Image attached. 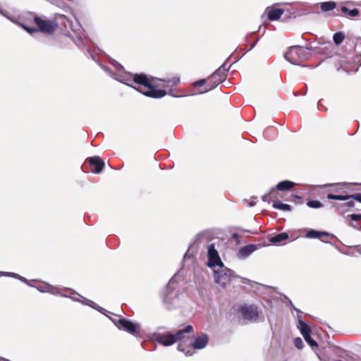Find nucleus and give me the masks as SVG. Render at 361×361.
<instances>
[{
	"label": "nucleus",
	"mask_w": 361,
	"mask_h": 361,
	"mask_svg": "<svg viewBox=\"0 0 361 361\" xmlns=\"http://www.w3.org/2000/svg\"><path fill=\"white\" fill-rule=\"evenodd\" d=\"M351 226L354 227V228H357V226L355 225H353V224H350Z\"/></svg>",
	"instance_id": "52"
},
{
	"label": "nucleus",
	"mask_w": 361,
	"mask_h": 361,
	"mask_svg": "<svg viewBox=\"0 0 361 361\" xmlns=\"http://www.w3.org/2000/svg\"><path fill=\"white\" fill-rule=\"evenodd\" d=\"M207 257L208 260L207 265L209 268H214L215 267H222L223 262L221 261L218 251L215 248V244L212 243L207 247Z\"/></svg>",
	"instance_id": "6"
},
{
	"label": "nucleus",
	"mask_w": 361,
	"mask_h": 361,
	"mask_svg": "<svg viewBox=\"0 0 361 361\" xmlns=\"http://www.w3.org/2000/svg\"><path fill=\"white\" fill-rule=\"evenodd\" d=\"M333 238V235L331 234V238H326V237H322V239H328L329 240V243L330 242V240L332 239Z\"/></svg>",
	"instance_id": "48"
},
{
	"label": "nucleus",
	"mask_w": 361,
	"mask_h": 361,
	"mask_svg": "<svg viewBox=\"0 0 361 361\" xmlns=\"http://www.w3.org/2000/svg\"><path fill=\"white\" fill-rule=\"evenodd\" d=\"M223 80H221V78H216L215 79L211 80V75L207 79V89L204 91V92H207L208 91H210L215 87H216L220 83H221ZM201 93H203L202 92Z\"/></svg>",
	"instance_id": "21"
},
{
	"label": "nucleus",
	"mask_w": 361,
	"mask_h": 361,
	"mask_svg": "<svg viewBox=\"0 0 361 361\" xmlns=\"http://www.w3.org/2000/svg\"><path fill=\"white\" fill-rule=\"evenodd\" d=\"M240 231H242L243 232H247V233H250L251 234H257L258 233L257 230H255V231H250V230H244V229H240Z\"/></svg>",
	"instance_id": "46"
},
{
	"label": "nucleus",
	"mask_w": 361,
	"mask_h": 361,
	"mask_svg": "<svg viewBox=\"0 0 361 361\" xmlns=\"http://www.w3.org/2000/svg\"><path fill=\"white\" fill-rule=\"evenodd\" d=\"M183 345L179 343L178 345V350L179 351H181V352H183L185 353V355L188 356V355H192V353H190L191 351V348H190L188 350L185 351L184 348H182Z\"/></svg>",
	"instance_id": "40"
},
{
	"label": "nucleus",
	"mask_w": 361,
	"mask_h": 361,
	"mask_svg": "<svg viewBox=\"0 0 361 361\" xmlns=\"http://www.w3.org/2000/svg\"><path fill=\"white\" fill-rule=\"evenodd\" d=\"M115 325L121 330H123L135 336H140V325L124 318H120L115 322Z\"/></svg>",
	"instance_id": "5"
},
{
	"label": "nucleus",
	"mask_w": 361,
	"mask_h": 361,
	"mask_svg": "<svg viewBox=\"0 0 361 361\" xmlns=\"http://www.w3.org/2000/svg\"><path fill=\"white\" fill-rule=\"evenodd\" d=\"M324 49H326V47H312V45L307 48L300 46H293L290 47L289 50L286 52L285 58L288 62L293 65H300L310 56L309 51L314 54H327Z\"/></svg>",
	"instance_id": "1"
},
{
	"label": "nucleus",
	"mask_w": 361,
	"mask_h": 361,
	"mask_svg": "<svg viewBox=\"0 0 361 361\" xmlns=\"http://www.w3.org/2000/svg\"><path fill=\"white\" fill-rule=\"evenodd\" d=\"M209 343V338L207 334H202L201 336H197L193 343L191 344V346L193 349H202L205 348Z\"/></svg>",
	"instance_id": "12"
},
{
	"label": "nucleus",
	"mask_w": 361,
	"mask_h": 361,
	"mask_svg": "<svg viewBox=\"0 0 361 361\" xmlns=\"http://www.w3.org/2000/svg\"><path fill=\"white\" fill-rule=\"evenodd\" d=\"M83 299V301H82V303L87 305H89L90 307L95 309V310H99V312H102V310H104V309H103L102 307L98 306L94 302L92 301V300H87L85 298H82Z\"/></svg>",
	"instance_id": "30"
},
{
	"label": "nucleus",
	"mask_w": 361,
	"mask_h": 361,
	"mask_svg": "<svg viewBox=\"0 0 361 361\" xmlns=\"http://www.w3.org/2000/svg\"><path fill=\"white\" fill-rule=\"evenodd\" d=\"M100 66L106 73L109 74V75H110L113 78L115 79V78H116V76L118 75V74L112 71L108 66L104 65H100Z\"/></svg>",
	"instance_id": "37"
},
{
	"label": "nucleus",
	"mask_w": 361,
	"mask_h": 361,
	"mask_svg": "<svg viewBox=\"0 0 361 361\" xmlns=\"http://www.w3.org/2000/svg\"><path fill=\"white\" fill-rule=\"evenodd\" d=\"M240 312L243 318L249 322H256L259 314L258 307L253 305H242L240 309Z\"/></svg>",
	"instance_id": "7"
},
{
	"label": "nucleus",
	"mask_w": 361,
	"mask_h": 361,
	"mask_svg": "<svg viewBox=\"0 0 361 361\" xmlns=\"http://www.w3.org/2000/svg\"><path fill=\"white\" fill-rule=\"evenodd\" d=\"M21 27H23L27 32L29 33H32V32H37L38 31V29L37 28H35V27H27L25 25H23V24H19Z\"/></svg>",
	"instance_id": "39"
},
{
	"label": "nucleus",
	"mask_w": 361,
	"mask_h": 361,
	"mask_svg": "<svg viewBox=\"0 0 361 361\" xmlns=\"http://www.w3.org/2000/svg\"><path fill=\"white\" fill-rule=\"evenodd\" d=\"M74 300L78 301V300L76 298H73Z\"/></svg>",
	"instance_id": "54"
},
{
	"label": "nucleus",
	"mask_w": 361,
	"mask_h": 361,
	"mask_svg": "<svg viewBox=\"0 0 361 361\" xmlns=\"http://www.w3.org/2000/svg\"><path fill=\"white\" fill-rule=\"evenodd\" d=\"M35 23L38 27V30L45 33H52L58 27V23L54 20H44L39 17H35L34 18Z\"/></svg>",
	"instance_id": "8"
},
{
	"label": "nucleus",
	"mask_w": 361,
	"mask_h": 361,
	"mask_svg": "<svg viewBox=\"0 0 361 361\" xmlns=\"http://www.w3.org/2000/svg\"><path fill=\"white\" fill-rule=\"evenodd\" d=\"M193 330L192 325H187L183 329L178 330L174 334V337L177 341H180L186 338V335L191 333Z\"/></svg>",
	"instance_id": "17"
},
{
	"label": "nucleus",
	"mask_w": 361,
	"mask_h": 361,
	"mask_svg": "<svg viewBox=\"0 0 361 361\" xmlns=\"http://www.w3.org/2000/svg\"><path fill=\"white\" fill-rule=\"evenodd\" d=\"M237 277L234 271L226 267L224 264H223L222 267H219V269L214 270V281L223 287L228 284L233 279Z\"/></svg>",
	"instance_id": "4"
},
{
	"label": "nucleus",
	"mask_w": 361,
	"mask_h": 361,
	"mask_svg": "<svg viewBox=\"0 0 361 361\" xmlns=\"http://www.w3.org/2000/svg\"><path fill=\"white\" fill-rule=\"evenodd\" d=\"M115 79L119 82L126 84L128 86L133 87L132 85V84L130 83L133 80L129 77H126V76H122V75H118L116 76V78H115Z\"/></svg>",
	"instance_id": "34"
},
{
	"label": "nucleus",
	"mask_w": 361,
	"mask_h": 361,
	"mask_svg": "<svg viewBox=\"0 0 361 361\" xmlns=\"http://www.w3.org/2000/svg\"><path fill=\"white\" fill-rule=\"evenodd\" d=\"M327 199L329 200H348L352 199L353 200H356L361 203V193H356L354 195H333L332 193H329L327 195Z\"/></svg>",
	"instance_id": "11"
},
{
	"label": "nucleus",
	"mask_w": 361,
	"mask_h": 361,
	"mask_svg": "<svg viewBox=\"0 0 361 361\" xmlns=\"http://www.w3.org/2000/svg\"><path fill=\"white\" fill-rule=\"evenodd\" d=\"M305 341L311 346V347H317L318 346L317 343L311 337V334H307V336H303Z\"/></svg>",
	"instance_id": "35"
},
{
	"label": "nucleus",
	"mask_w": 361,
	"mask_h": 361,
	"mask_svg": "<svg viewBox=\"0 0 361 361\" xmlns=\"http://www.w3.org/2000/svg\"><path fill=\"white\" fill-rule=\"evenodd\" d=\"M359 252L361 253V247L359 249Z\"/></svg>",
	"instance_id": "56"
},
{
	"label": "nucleus",
	"mask_w": 361,
	"mask_h": 361,
	"mask_svg": "<svg viewBox=\"0 0 361 361\" xmlns=\"http://www.w3.org/2000/svg\"><path fill=\"white\" fill-rule=\"evenodd\" d=\"M266 11L268 18L271 21L278 20L284 13V10L279 8H267Z\"/></svg>",
	"instance_id": "16"
},
{
	"label": "nucleus",
	"mask_w": 361,
	"mask_h": 361,
	"mask_svg": "<svg viewBox=\"0 0 361 361\" xmlns=\"http://www.w3.org/2000/svg\"><path fill=\"white\" fill-rule=\"evenodd\" d=\"M341 11L345 17H356L359 15V10L357 8L350 10L348 7L343 6L341 7Z\"/></svg>",
	"instance_id": "23"
},
{
	"label": "nucleus",
	"mask_w": 361,
	"mask_h": 361,
	"mask_svg": "<svg viewBox=\"0 0 361 361\" xmlns=\"http://www.w3.org/2000/svg\"><path fill=\"white\" fill-rule=\"evenodd\" d=\"M152 339L164 346H171L176 343L174 334L170 333L154 332L152 334Z\"/></svg>",
	"instance_id": "9"
},
{
	"label": "nucleus",
	"mask_w": 361,
	"mask_h": 361,
	"mask_svg": "<svg viewBox=\"0 0 361 361\" xmlns=\"http://www.w3.org/2000/svg\"><path fill=\"white\" fill-rule=\"evenodd\" d=\"M276 197V190L274 188H271L269 193L264 194L262 196V200L264 202H269L271 199Z\"/></svg>",
	"instance_id": "27"
},
{
	"label": "nucleus",
	"mask_w": 361,
	"mask_h": 361,
	"mask_svg": "<svg viewBox=\"0 0 361 361\" xmlns=\"http://www.w3.org/2000/svg\"><path fill=\"white\" fill-rule=\"evenodd\" d=\"M36 288L39 291L42 293H49L53 295H60L63 297H67L65 294L61 293L56 288L49 283H44L37 286Z\"/></svg>",
	"instance_id": "15"
},
{
	"label": "nucleus",
	"mask_w": 361,
	"mask_h": 361,
	"mask_svg": "<svg viewBox=\"0 0 361 361\" xmlns=\"http://www.w3.org/2000/svg\"><path fill=\"white\" fill-rule=\"evenodd\" d=\"M237 237H238V234H237V233H234V234L233 235V238H237Z\"/></svg>",
	"instance_id": "50"
},
{
	"label": "nucleus",
	"mask_w": 361,
	"mask_h": 361,
	"mask_svg": "<svg viewBox=\"0 0 361 361\" xmlns=\"http://www.w3.org/2000/svg\"><path fill=\"white\" fill-rule=\"evenodd\" d=\"M295 185V183L290 180H283L279 182L275 189L280 191H286L290 190L293 186Z\"/></svg>",
	"instance_id": "20"
},
{
	"label": "nucleus",
	"mask_w": 361,
	"mask_h": 361,
	"mask_svg": "<svg viewBox=\"0 0 361 361\" xmlns=\"http://www.w3.org/2000/svg\"><path fill=\"white\" fill-rule=\"evenodd\" d=\"M355 205L354 200L352 199H350L347 200V202L343 204V206L347 207L348 208H352Z\"/></svg>",
	"instance_id": "42"
},
{
	"label": "nucleus",
	"mask_w": 361,
	"mask_h": 361,
	"mask_svg": "<svg viewBox=\"0 0 361 361\" xmlns=\"http://www.w3.org/2000/svg\"><path fill=\"white\" fill-rule=\"evenodd\" d=\"M293 197L294 198H298V199L300 198V197L298 195H293Z\"/></svg>",
	"instance_id": "49"
},
{
	"label": "nucleus",
	"mask_w": 361,
	"mask_h": 361,
	"mask_svg": "<svg viewBox=\"0 0 361 361\" xmlns=\"http://www.w3.org/2000/svg\"><path fill=\"white\" fill-rule=\"evenodd\" d=\"M345 35L342 32H337L333 36V40L335 44L339 45L344 40Z\"/></svg>",
	"instance_id": "28"
},
{
	"label": "nucleus",
	"mask_w": 361,
	"mask_h": 361,
	"mask_svg": "<svg viewBox=\"0 0 361 361\" xmlns=\"http://www.w3.org/2000/svg\"><path fill=\"white\" fill-rule=\"evenodd\" d=\"M350 185V183H328L322 185H319L318 187L320 188H326V187H334V188L332 190L333 192H336V195H348L347 187Z\"/></svg>",
	"instance_id": "10"
},
{
	"label": "nucleus",
	"mask_w": 361,
	"mask_h": 361,
	"mask_svg": "<svg viewBox=\"0 0 361 361\" xmlns=\"http://www.w3.org/2000/svg\"><path fill=\"white\" fill-rule=\"evenodd\" d=\"M111 63L116 68H118L119 69L121 70H123V67L122 65H121L118 62H117L116 61L114 60V59H111Z\"/></svg>",
	"instance_id": "44"
},
{
	"label": "nucleus",
	"mask_w": 361,
	"mask_h": 361,
	"mask_svg": "<svg viewBox=\"0 0 361 361\" xmlns=\"http://www.w3.org/2000/svg\"><path fill=\"white\" fill-rule=\"evenodd\" d=\"M205 83H206V80L201 79V80H197L195 82H194V85L195 87H201V86L204 85Z\"/></svg>",
	"instance_id": "43"
},
{
	"label": "nucleus",
	"mask_w": 361,
	"mask_h": 361,
	"mask_svg": "<svg viewBox=\"0 0 361 361\" xmlns=\"http://www.w3.org/2000/svg\"><path fill=\"white\" fill-rule=\"evenodd\" d=\"M294 345L295 346L298 348V349H302V348L304 347V343H303V341L302 340L298 337V338H295L294 339Z\"/></svg>",
	"instance_id": "38"
},
{
	"label": "nucleus",
	"mask_w": 361,
	"mask_h": 361,
	"mask_svg": "<svg viewBox=\"0 0 361 361\" xmlns=\"http://www.w3.org/2000/svg\"><path fill=\"white\" fill-rule=\"evenodd\" d=\"M1 275L6 276H13L14 278L19 279L20 281H21L23 282L27 283V280L25 278L18 275V274H15V273H12V272H2L1 274Z\"/></svg>",
	"instance_id": "32"
},
{
	"label": "nucleus",
	"mask_w": 361,
	"mask_h": 361,
	"mask_svg": "<svg viewBox=\"0 0 361 361\" xmlns=\"http://www.w3.org/2000/svg\"><path fill=\"white\" fill-rule=\"evenodd\" d=\"M164 329V327H162V326H160V327L158 328L159 330H161V329Z\"/></svg>",
	"instance_id": "53"
},
{
	"label": "nucleus",
	"mask_w": 361,
	"mask_h": 361,
	"mask_svg": "<svg viewBox=\"0 0 361 361\" xmlns=\"http://www.w3.org/2000/svg\"><path fill=\"white\" fill-rule=\"evenodd\" d=\"M319 106L321 105V102L319 101L318 103Z\"/></svg>",
	"instance_id": "55"
},
{
	"label": "nucleus",
	"mask_w": 361,
	"mask_h": 361,
	"mask_svg": "<svg viewBox=\"0 0 361 361\" xmlns=\"http://www.w3.org/2000/svg\"><path fill=\"white\" fill-rule=\"evenodd\" d=\"M272 207L275 209L282 210V211H290L291 206L288 204H285L281 202H274L272 204Z\"/></svg>",
	"instance_id": "26"
},
{
	"label": "nucleus",
	"mask_w": 361,
	"mask_h": 361,
	"mask_svg": "<svg viewBox=\"0 0 361 361\" xmlns=\"http://www.w3.org/2000/svg\"><path fill=\"white\" fill-rule=\"evenodd\" d=\"M163 302L167 310H172L178 305V291L173 286V279H171L163 296Z\"/></svg>",
	"instance_id": "3"
},
{
	"label": "nucleus",
	"mask_w": 361,
	"mask_h": 361,
	"mask_svg": "<svg viewBox=\"0 0 361 361\" xmlns=\"http://www.w3.org/2000/svg\"><path fill=\"white\" fill-rule=\"evenodd\" d=\"M89 163L91 166H94V169H92V171L96 173H100L104 166V161L97 156L90 158Z\"/></svg>",
	"instance_id": "14"
},
{
	"label": "nucleus",
	"mask_w": 361,
	"mask_h": 361,
	"mask_svg": "<svg viewBox=\"0 0 361 361\" xmlns=\"http://www.w3.org/2000/svg\"><path fill=\"white\" fill-rule=\"evenodd\" d=\"M306 237L308 238H318L324 243H329L328 239H322V237L330 238L331 234L325 231H317L313 229H310L306 233Z\"/></svg>",
	"instance_id": "13"
},
{
	"label": "nucleus",
	"mask_w": 361,
	"mask_h": 361,
	"mask_svg": "<svg viewBox=\"0 0 361 361\" xmlns=\"http://www.w3.org/2000/svg\"><path fill=\"white\" fill-rule=\"evenodd\" d=\"M133 77V82L142 86L146 90H140L144 95L152 97V98H162L166 95V92L164 90H158L156 86L153 85L147 75L141 74H133L130 75Z\"/></svg>",
	"instance_id": "2"
},
{
	"label": "nucleus",
	"mask_w": 361,
	"mask_h": 361,
	"mask_svg": "<svg viewBox=\"0 0 361 361\" xmlns=\"http://www.w3.org/2000/svg\"><path fill=\"white\" fill-rule=\"evenodd\" d=\"M256 204V202L255 201H252L251 202L249 203V205L250 207H253Z\"/></svg>",
	"instance_id": "47"
},
{
	"label": "nucleus",
	"mask_w": 361,
	"mask_h": 361,
	"mask_svg": "<svg viewBox=\"0 0 361 361\" xmlns=\"http://www.w3.org/2000/svg\"><path fill=\"white\" fill-rule=\"evenodd\" d=\"M336 4L334 1H326L321 3L320 8L323 12H328L336 8Z\"/></svg>",
	"instance_id": "25"
},
{
	"label": "nucleus",
	"mask_w": 361,
	"mask_h": 361,
	"mask_svg": "<svg viewBox=\"0 0 361 361\" xmlns=\"http://www.w3.org/2000/svg\"><path fill=\"white\" fill-rule=\"evenodd\" d=\"M166 84L164 85L165 87H175L180 83V78L178 77H173L171 79L165 80Z\"/></svg>",
	"instance_id": "29"
},
{
	"label": "nucleus",
	"mask_w": 361,
	"mask_h": 361,
	"mask_svg": "<svg viewBox=\"0 0 361 361\" xmlns=\"http://www.w3.org/2000/svg\"><path fill=\"white\" fill-rule=\"evenodd\" d=\"M298 328L302 336L311 334L312 331L310 327L300 319H298Z\"/></svg>",
	"instance_id": "24"
},
{
	"label": "nucleus",
	"mask_w": 361,
	"mask_h": 361,
	"mask_svg": "<svg viewBox=\"0 0 361 361\" xmlns=\"http://www.w3.org/2000/svg\"><path fill=\"white\" fill-rule=\"evenodd\" d=\"M229 67H226V63H223L212 75L211 80L216 78H221V80H224L226 76V73L228 71Z\"/></svg>",
	"instance_id": "19"
},
{
	"label": "nucleus",
	"mask_w": 361,
	"mask_h": 361,
	"mask_svg": "<svg viewBox=\"0 0 361 361\" xmlns=\"http://www.w3.org/2000/svg\"><path fill=\"white\" fill-rule=\"evenodd\" d=\"M115 79L119 82L126 84L128 86L133 87L132 85V84L130 83L133 80L129 77H126V76H122V75H118L116 76V78H115Z\"/></svg>",
	"instance_id": "33"
},
{
	"label": "nucleus",
	"mask_w": 361,
	"mask_h": 361,
	"mask_svg": "<svg viewBox=\"0 0 361 361\" xmlns=\"http://www.w3.org/2000/svg\"><path fill=\"white\" fill-rule=\"evenodd\" d=\"M257 250V245H248L241 247L238 251V257L240 258H246Z\"/></svg>",
	"instance_id": "18"
},
{
	"label": "nucleus",
	"mask_w": 361,
	"mask_h": 361,
	"mask_svg": "<svg viewBox=\"0 0 361 361\" xmlns=\"http://www.w3.org/2000/svg\"><path fill=\"white\" fill-rule=\"evenodd\" d=\"M349 217L352 221H357L361 220V214H352L349 215Z\"/></svg>",
	"instance_id": "41"
},
{
	"label": "nucleus",
	"mask_w": 361,
	"mask_h": 361,
	"mask_svg": "<svg viewBox=\"0 0 361 361\" xmlns=\"http://www.w3.org/2000/svg\"><path fill=\"white\" fill-rule=\"evenodd\" d=\"M59 18L61 20V23L64 25L66 28L73 29V23L66 18V16H65L64 15H61Z\"/></svg>",
	"instance_id": "31"
},
{
	"label": "nucleus",
	"mask_w": 361,
	"mask_h": 361,
	"mask_svg": "<svg viewBox=\"0 0 361 361\" xmlns=\"http://www.w3.org/2000/svg\"><path fill=\"white\" fill-rule=\"evenodd\" d=\"M307 206L311 208H320L323 205L319 200H309L307 203Z\"/></svg>",
	"instance_id": "36"
},
{
	"label": "nucleus",
	"mask_w": 361,
	"mask_h": 361,
	"mask_svg": "<svg viewBox=\"0 0 361 361\" xmlns=\"http://www.w3.org/2000/svg\"><path fill=\"white\" fill-rule=\"evenodd\" d=\"M0 13H1L2 16H5L6 18L9 19L10 20L13 21V20L12 19V18H11V17H10L9 16H8L7 12L4 11L3 9H1V8H0Z\"/></svg>",
	"instance_id": "45"
},
{
	"label": "nucleus",
	"mask_w": 361,
	"mask_h": 361,
	"mask_svg": "<svg viewBox=\"0 0 361 361\" xmlns=\"http://www.w3.org/2000/svg\"><path fill=\"white\" fill-rule=\"evenodd\" d=\"M288 238V234L287 233H280L274 236H272L269 241L273 244H279L282 241L286 240Z\"/></svg>",
	"instance_id": "22"
},
{
	"label": "nucleus",
	"mask_w": 361,
	"mask_h": 361,
	"mask_svg": "<svg viewBox=\"0 0 361 361\" xmlns=\"http://www.w3.org/2000/svg\"><path fill=\"white\" fill-rule=\"evenodd\" d=\"M188 252H186L185 255H184V258H186L188 257Z\"/></svg>",
	"instance_id": "51"
}]
</instances>
